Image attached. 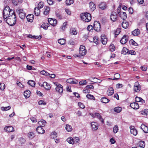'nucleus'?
<instances>
[{"label": "nucleus", "mask_w": 148, "mask_h": 148, "mask_svg": "<svg viewBox=\"0 0 148 148\" xmlns=\"http://www.w3.org/2000/svg\"><path fill=\"white\" fill-rule=\"evenodd\" d=\"M3 16L4 20L8 25L13 26L16 23V16L14 12L10 9L8 6H6L3 12Z\"/></svg>", "instance_id": "obj_1"}, {"label": "nucleus", "mask_w": 148, "mask_h": 148, "mask_svg": "<svg viewBox=\"0 0 148 148\" xmlns=\"http://www.w3.org/2000/svg\"><path fill=\"white\" fill-rule=\"evenodd\" d=\"M80 17L82 20L86 22H89L91 19V14L87 12L81 14Z\"/></svg>", "instance_id": "obj_2"}, {"label": "nucleus", "mask_w": 148, "mask_h": 148, "mask_svg": "<svg viewBox=\"0 0 148 148\" xmlns=\"http://www.w3.org/2000/svg\"><path fill=\"white\" fill-rule=\"evenodd\" d=\"M16 12L18 14L20 18L21 19H23L25 17V12L24 11L23 9L18 8L16 9Z\"/></svg>", "instance_id": "obj_3"}, {"label": "nucleus", "mask_w": 148, "mask_h": 148, "mask_svg": "<svg viewBox=\"0 0 148 148\" xmlns=\"http://www.w3.org/2000/svg\"><path fill=\"white\" fill-rule=\"evenodd\" d=\"M79 51V54L81 56H84L86 54L87 50L86 49L85 47L84 46L80 45Z\"/></svg>", "instance_id": "obj_4"}, {"label": "nucleus", "mask_w": 148, "mask_h": 148, "mask_svg": "<svg viewBox=\"0 0 148 148\" xmlns=\"http://www.w3.org/2000/svg\"><path fill=\"white\" fill-rule=\"evenodd\" d=\"M94 27L96 31H99L101 28L100 23L97 21H95L94 23Z\"/></svg>", "instance_id": "obj_5"}, {"label": "nucleus", "mask_w": 148, "mask_h": 148, "mask_svg": "<svg viewBox=\"0 0 148 148\" xmlns=\"http://www.w3.org/2000/svg\"><path fill=\"white\" fill-rule=\"evenodd\" d=\"M134 90L136 92H139L141 90L140 86L138 82L135 83L134 87Z\"/></svg>", "instance_id": "obj_6"}, {"label": "nucleus", "mask_w": 148, "mask_h": 148, "mask_svg": "<svg viewBox=\"0 0 148 148\" xmlns=\"http://www.w3.org/2000/svg\"><path fill=\"white\" fill-rule=\"evenodd\" d=\"M48 21L51 25L53 26H55L57 23V21L56 19H54L51 18L48 19Z\"/></svg>", "instance_id": "obj_7"}, {"label": "nucleus", "mask_w": 148, "mask_h": 148, "mask_svg": "<svg viewBox=\"0 0 148 148\" xmlns=\"http://www.w3.org/2000/svg\"><path fill=\"white\" fill-rule=\"evenodd\" d=\"M91 126L92 130H96L98 128V124L96 122H92L91 123Z\"/></svg>", "instance_id": "obj_8"}, {"label": "nucleus", "mask_w": 148, "mask_h": 148, "mask_svg": "<svg viewBox=\"0 0 148 148\" xmlns=\"http://www.w3.org/2000/svg\"><path fill=\"white\" fill-rule=\"evenodd\" d=\"M117 14L114 12L112 13L110 15V19L113 21L114 22L117 20Z\"/></svg>", "instance_id": "obj_9"}, {"label": "nucleus", "mask_w": 148, "mask_h": 148, "mask_svg": "<svg viewBox=\"0 0 148 148\" xmlns=\"http://www.w3.org/2000/svg\"><path fill=\"white\" fill-rule=\"evenodd\" d=\"M101 41L103 45L106 44L107 39L105 35L103 34L101 35Z\"/></svg>", "instance_id": "obj_10"}, {"label": "nucleus", "mask_w": 148, "mask_h": 148, "mask_svg": "<svg viewBox=\"0 0 148 148\" xmlns=\"http://www.w3.org/2000/svg\"><path fill=\"white\" fill-rule=\"evenodd\" d=\"M67 82L70 84H77L78 83V81L75 79H73L72 78L68 79L66 80Z\"/></svg>", "instance_id": "obj_11"}, {"label": "nucleus", "mask_w": 148, "mask_h": 148, "mask_svg": "<svg viewBox=\"0 0 148 148\" xmlns=\"http://www.w3.org/2000/svg\"><path fill=\"white\" fill-rule=\"evenodd\" d=\"M130 107L134 109H137L139 108V106L137 102H132L130 104Z\"/></svg>", "instance_id": "obj_12"}, {"label": "nucleus", "mask_w": 148, "mask_h": 148, "mask_svg": "<svg viewBox=\"0 0 148 148\" xmlns=\"http://www.w3.org/2000/svg\"><path fill=\"white\" fill-rule=\"evenodd\" d=\"M56 90L59 93H62L63 91V86L61 84H59L57 86Z\"/></svg>", "instance_id": "obj_13"}, {"label": "nucleus", "mask_w": 148, "mask_h": 148, "mask_svg": "<svg viewBox=\"0 0 148 148\" xmlns=\"http://www.w3.org/2000/svg\"><path fill=\"white\" fill-rule=\"evenodd\" d=\"M128 40L127 36L126 35H124L120 41V42L122 44H124Z\"/></svg>", "instance_id": "obj_14"}, {"label": "nucleus", "mask_w": 148, "mask_h": 148, "mask_svg": "<svg viewBox=\"0 0 148 148\" xmlns=\"http://www.w3.org/2000/svg\"><path fill=\"white\" fill-rule=\"evenodd\" d=\"M99 7L101 10H104L107 7L106 4L105 2H101L99 4Z\"/></svg>", "instance_id": "obj_15"}, {"label": "nucleus", "mask_w": 148, "mask_h": 148, "mask_svg": "<svg viewBox=\"0 0 148 148\" xmlns=\"http://www.w3.org/2000/svg\"><path fill=\"white\" fill-rule=\"evenodd\" d=\"M42 127L40 126L36 128V131L38 134H43L45 132V130Z\"/></svg>", "instance_id": "obj_16"}, {"label": "nucleus", "mask_w": 148, "mask_h": 148, "mask_svg": "<svg viewBox=\"0 0 148 148\" xmlns=\"http://www.w3.org/2000/svg\"><path fill=\"white\" fill-rule=\"evenodd\" d=\"M141 129L145 133H148V127L144 124H142L140 126Z\"/></svg>", "instance_id": "obj_17"}, {"label": "nucleus", "mask_w": 148, "mask_h": 148, "mask_svg": "<svg viewBox=\"0 0 148 148\" xmlns=\"http://www.w3.org/2000/svg\"><path fill=\"white\" fill-rule=\"evenodd\" d=\"M42 87L47 90H49L50 89L51 87L49 84L47 82H44L42 85Z\"/></svg>", "instance_id": "obj_18"}, {"label": "nucleus", "mask_w": 148, "mask_h": 148, "mask_svg": "<svg viewBox=\"0 0 148 148\" xmlns=\"http://www.w3.org/2000/svg\"><path fill=\"white\" fill-rule=\"evenodd\" d=\"M26 18L28 21L32 22L34 19V15L31 14L28 15L27 16Z\"/></svg>", "instance_id": "obj_19"}, {"label": "nucleus", "mask_w": 148, "mask_h": 148, "mask_svg": "<svg viewBox=\"0 0 148 148\" xmlns=\"http://www.w3.org/2000/svg\"><path fill=\"white\" fill-rule=\"evenodd\" d=\"M114 92V89L113 88L111 87L109 88L107 91V94L108 96L112 95Z\"/></svg>", "instance_id": "obj_20"}, {"label": "nucleus", "mask_w": 148, "mask_h": 148, "mask_svg": "<svg viewBox=\"0 0 148 148\" xmlns=\"http://www.w3.org/2000/svg\"><path fill=\"white\" fill-rule=\"evenodd\" d=\"M140 33V30L138 29H136L132 32V34L134 36H138Z\"/></svg>", "instance_id": "obj_21"}, {"label": "nucleus", "mask_w": 148, "mask_h": 148, "mask_svg": "<svg viewBox=\"0 0 148 148\" xmlns=\"http://www.w3.org/2000/svg\"><path fill=\"white\" fill-rule=\"evenodd\" d=\"M4 129L8 132H11L14 131L13 127L12 126L5 127Z\"/></svg>", "instance_id": "obj_22"}, {"label": "nucleus", "mask_w": 148, "mask_h": 148, "mask_svg": "<svg viewBox=\"0 0 148 148\" xmlns=\"http://www.w3.org/2000/svg\"><path fill=\"white\" fill-rule=\"evenodd\" d=\"M120 17L123 20L125 19L127 17L126 13L124 12H121L119 14Z\"/></svg>", "instance_id": "obj_23"}, {"label": "nucleus", "mask_w": 148, "mask_h": 148, "mask_svg": "<svg viewBox=\"0 0 148 148\" xmlns=\"http://www.w3.org/2000/svg\"><path fill=\"white\" fill-rule=\"evenodd\" d=\"M89 7L92 11H94L96 8L95 5L92 2L90 3Z\"/></svg>", "instance_id": "obj_24"}, {"label": "nucleus", "mask_w": 148, "mask_h": 148, "mask_svg": "<svg viewBox=\"0 0 148 148\" xmlns=\"http://www.w3.org/2000/svg\"><path fill=\"white\" fill-rule=\"evenodd\" d=\"M35 14L37 16H39L40 14V10L38 7H35L34 9Z\"/></svg>", "instance_id": "obj_25"}, {"label": "nucleus", "mask_w": 148, "mask_h": 148, "mask_svg": "<svg viewBox=\"0 0 148 148\" xmlns=\"http://www.w3.org/2000/svg\"><path fill=\"white\" fill-rule=\"evenodd\" d=\"M30 94V91L28 90L25 91L24 93V96L26 98H27L29 97Z\"/></svg>", "instance_id": "obj_26"}, {"label": "nucleus", "mask_w": 148, "mask_h": 148, "mask_svg": "<svg viewBox=\"0 0 148 148\" xmlns=\"http://www.w3.org/2000/svg\"><path fill=\"white\" fill-rule=\"evenodd\" d=\"M38 123L40 126L43 127L45 126L46 123V122L45 120L43 119H42L38 122Z\"/></svg>", "instance_id": "obj_27"}, {"label": "nucleus", "mask_w": 148, "mask_h": 148, "mask_svg": "<svg viewBox=\"0 0 148 148\" xmlns=\"http://www.w3.org/2000/svg\"><path fill=\"white\" fill-rule=\"evenodd\" d=\"M137 145L140 147L144 148L145 146V143L143 141H140L138 143Z\"/></svg>", "instance_id": "obj_28"}, {"label": "nucleus", "mask_w": 148, "mask_h": 148, "mask_svg": "<svg viewBox=\"0 0 148 148\" xmlns=\"http://www.w3.org/2000/svg\"><path fill=\"white\" fill-rule=\"evenodd\" d=\"M96 117H97L98 119H99L102 123H104V121L99 113H97V114H96Z\"/></svg>", "instance_id": "obj_29"}, {"label": "nucleus", "mask_w": 148, "mask_h": 148, "mask_svg": "<svg viewBox=\"0 0 148 148\" xmlns=\"http://www.w3.org/2000/svg\"><path fill=\"white\" fill-rule=\"evenodd\" d=\"M66 141L69 143L71 144H74V139L72 137H70L68 138L67 139Z\"/></svg>", "instance_id": "obj_30"}, {"label": "nucleus", "mask_w": 148, "mask_h": 148, "mask_svg": "<svg viewBox=\"0 0 148 148\" xmlns=\"http://www.w3.org/2000/svg\"><path fill=\"white\" fill-rule=\"evenodd\" d=\"M114 79L109 78V79H112V80H117L120 78V75L119 73H116L114 75Z\"/></svg>", "instance_id": "obj_31"}, {"label": "nucleus", "mask_w": 148, "mask_h": 148, "mask_svg": "<svg viewBox=\"0 0 148 148\" xmlns=\"http://www.w3.org/2000/svg\"><path fill=\"white\" fill-rule=\"evenodd\" d=\"M50 10V8L49 7L46 6L45 9V10L44 12V14L45 15H47L49 13Z\"/></svg>", "instance_id": "obj_32"}, {"label": "nucleus", "mask_w": 148, "mask_h": 148, "mask_svg": "<svg viewBox=\"0 0 148 148\" xmlns=\"http://www.w3.org/2000/svg\"><path fill=\"white\" fill-rule=\"evenodd\" d=\"M65 42V40L64 38L60 39L58 40V43L61 45L64 44Z\"/></svg>", "instance_id": "obj_33"}, {"label": "nucleus", "mask_w": 148, "mask_h": 148, "mask_svg": "<svg viewBox=\"0 0 148 148\" xmlns=\"http://www.w3.org/2000/svg\"><path fill=\"white\" fill-rule=\"evenodd\" d=\"M122 27L126 29L129 26L128 23L127 22H123L122 23Z\"/></svg>", "instance_id": "obj_34"}, {"label": "nucleus", "mask_w": 148, "mask_h": 148, "mask_svg": "<svg viewBox=\"0 0 148 148\" xmlns=\"http://www.w3.org/2000/svg\"><path fill=\"white\" fill-rule=\"evenodd\" d=\"M128 51L126 47H123L122 51L121 53L122 54L125 55L126 54H128Z\"/></svg>", "instance_id": "obj_35"}, {"label": "nucleus", "mask_w": 148, "mask_h": 148, "mask_svg": "<svg viewBox=\"0 0 148 148\" xmlns=\"http://www.w3.org/2000/svg\"><path fill=\"white\" fill-rule=\"evenodd\" d=\"M122 110V108L119 107H117L114 108V111L117 113L120 112Z\"/></svg>", "instance_id": "obj_36"}, {"label": "nucleus", "mask_w": 148, "mask_h": 148, "mask_svg": "<svg viewBox=\"0 0 148 148\" xmlns=\"http://www.w3.org/2000/svg\"><path fill=\"white\" fill-rule=\"evenodd\" d=\"M66 129L68 132H71L72 130V127L71 125H66L65 127Z\"/></svg>", "instance_id": "obj_37"}, {"label": "nucleus", "mask_w": 148, "mask_h": 148, "mask_svg": "<svg viewBox=\"0 0 148 148\" xmlns=\"http://www.w3.org/2000/svg\"><path fill=\"white\" fill-rule=\"evenodd\" d=\"M93 42L95 43L96 45H97L99 43V40L97 36H95L93 38Z\"/></svg>", "instance_id": "obj_38"}, {"label": "nucleus", "mask_w": 148, "mask_h": 148, "mask_svg": "<svg viewBox=\"0 0 148 148\" xmlns=\"http://www.w3.org/2000/svg\"><path fill=\"white\" fill-rule=\"evenodd\" d=\"M28 84L32 87L34 86L35 85V83L33 80H30L27 82Z\"/></svg>", "instance_id": "obj_39"}, {"label": "nucleus", "mask_w": 148, "mask_h": 148, "mask_svg": "<svg viewBox=\"0 0 148 148\" xmlns=\"http://www.w3.org/2000/svg\"><path fill=\"white\" fill-rule=\"evenodd\" d=\"M74 2L73 0H66V3L67 5H70Z\"/></svg>", "instance_id": "obj_40"}, {"label": "nucleus", "mask_w": 148, "mask_h": 148, "mask_svg": "<svg viewBox=\"0 0 148 148\" xmlns=\"http://www.w3.org/2000/svg\"><path fill=\"white\" fill-rule=\"evenodd\" d=\"M41 27L44 29H47L48 27V24L47 23H43L41 25Z\"/></svg>", "instance_id": "obj_41"}, {"label": "nucleus", "mask_w": 148, "mask_h": 148, "mask_svg": "<svg viewBox=\"0 0 148 148\" xmlns=\"http://www.w3.org/2000/svg\"><path fill=\"white\" fill-rule=\"evenodd\" d=\"M51 138H54L57 137V134L56 132H52L51 134L50 135Z\"/></svg>", "instance_id": "obj_42"}, {"label": "nucleus", "mask_w": 148, "mask_h": 148, "mask_svg": "<svg viewBox=\"0 0 148 148\" xmlns=\"http://www.w3.org/2000/svg\"><path fill=\"white\" fill-rule=\"evenodd\" d=\"M86 97L88 99H93L94 100L95 99V98L94 97V96L90 94L86 95Z\"/></svg>", "instance_id": "obj_43"}, {"label": "nucleus", "mask_w": 148, "mask_h": 148, "mask_svg": "<svg viewBox=\"0 0 148 148\" xmlns=\"http://www.w3.org/2000/svg\"><path fill=\"white\" fill-rule=\"evenodd\" d=\"M131 134H132L134 136H136L137 134V131L136 129H134L130 130Z\"/></svg>", "instance_id": "obj_44"}, {"label": "nucleus", "mask_w": 148, "mask_h": 148, "mask_svg": "<svg viewBox=\"0 0 148 148\" xmlns=\"http://www.w3.org/2000/svg\"><path fill=\"white\" fill-rule=\"evenodd\" d=\"M118 127L117 125H115L113 128V132L115 134L118 132Z\"/></svg>", "instance_id": "obj_45"}, {"label": "nucleus", "mask_w": 148, "mask_h": 148, "mask_svg": "<svg viewBox=\"0 0 148 148\" xmlns=\"http://www.w3.org/2000/svg\"><path fill=\"white\" fill-rule=\"evenodd\" d=\"M71 32L73 35H76L77 33V32L75 28H73L71 29Z\"/></svg>", "instance_id": "obj_46"}, {"label": "nucleus", "mask_w": 148, "mask_h": 148, "mask_svg": "<svg viewBox=\"0 0 148 148\" xmlns=\"http://www.w3.org/2000/svg\"><path fill=\"white\" fill-rule=\"evenodd\" d=\"M135 102H141L142 101H144L142 98L137 96L135 97Z\"/></svg>", "instance_id": "obj_47"}, {"label": "nucleus", "mask_w": 148, "mask_h": 148, "mask_svg": "<svg viewBox=\"0 0 148 148\" xmlns=\"http://www.w3.org/2000/svg\"><path fill=\"white\" fill-rule=\"evenodd\" d=\"M129 42L130 44H132L135 46H137L138 45L132 39L130 40L129 41Z\"/></svg>", "instance_id": "obj_48"}, {"label": "nucleus", "mask_w": 148, "mask_h": 148, "mask_svg": "<svg viewBox=\"0 0 148 148\" xmlns=\"http://www.w3.org/2000/svg\"><path fill=\"white\" fill-rule=\"evenodd\" d=\"M142 114L144 115H147L148 114V109H145L142 111Z\"/></svg>", "instance_id": "obj_49"}, {"label": "nucleus", "mask_w": 148, "mask_h": 148, "mask_svg": "<svg viewBox=\"0 0 148 148\" xmlns=\"http://www.w3.org/2000/svg\"><path fill=\"white\" fill-rule=\"evenodd\" d=\"M40 73L42 75H50V74L46 72L45 70H42L40 72Z\"/></svg>", "instance_id": "obj_50"}, {"label": "nucleus", "mask_w": 148, "mask_h": 148, "mask_svg": "<svg viewBox=\"0 0 148 148\" xmlns=\"http://www.w3.org/2000/svg\"><path fill=\"white\" fill-rule=\"evenodd\" d=\"M101 102H109L110 100L105 97H102L101 99Z\"/></svg>", "instance_id": "obj_51"}, {"label": "nucleus", "mask_w": 148, "mask_h": 148, "mask_svg": "<svg viewBox=\"0 0 148 148\" xmlns=\"http://www.w3.org/2000/svg\"><path fill=\"white\" fill-rule=\"evenodd\" d=\"M28 136L29 138H33L34 136V135L33 132H31L28 134Z\"/></svg>", "instance_id": "obj_52"}, {"label": "nucleus", "mask_w": 148, "mask_h": 148, "mask_svg": "<svg viewBox=\"0 0 148 148\" xmlns=\"http://www.w3.org/2000/svg\"><path fill=\"white\" fill-rule=\"evenodd\" d=\"M44 6V3L43 2L41 1L38 4V8L40 9L42 8Z\"/></svg>", "instance_id": "obj_53"}, {"label": "nucleus", "mask_w": 148, "mask_h": 148, "mask_svg": "<svg viewBox=\"0 0 148 148\" xmlns=\"http://www.w3.org/2000/svg\"><path fill=\"white\" fill-rule=\"evenodd\" d=\"M109 48L110 51H113L115 50V47L114 45H110L109 46Z\"/></svg>", "instance_id": "obj_54"}, {"label": "nucleus", "mask_w": 148, "mask_h": 148, "mask_svg": "<svg viewBox=\"0 0 148 148\" xmlns=\"http://www.w3.org/2000/svg\"><path fill=\"white\" fill-rule=\"evenodd\" d=\"M11 108V107L10 106L8 107H1V110L3 111H6L9 110Z\"/></svg>", "instance_id": "obj_55"}, {"label": "nucleus", "mask_w": 148, "mask_h": 148, "mask_svg": "<svg viewBox=\"0 0 148 148\" xmlns=\"http://www.w3.org/2000/svg\"><path fill=\"white\" fill-rule=\"evenodd\" d=\"M5 85L4 83H0V89L2 90H3L5 88Z\"/></svg>", "instance_id": "obj_56"}, {"label": "nucleus", "mask_w": 148, "mask_h": 148, "mask_svg": "<svg viewBox=\"0 0 148 148\" xmlns=\"http://www.w3.org/2000/svg\"><path fill=\"white\" fill-rule=\"evenodd\" d=\"M78 105L79 107L82 108L83 109L85 108V106L82 102H78Z\"/></svg>", "instance_id": "obj_57"}, {"label": "nucleus", "mask_w": 148, "mask_h": 148, "mask_svg": "<svg viewBox=\"0 0 148 148\" xmlns=\"http://www.w3.org/2000/svg\"><path fill=\"white\" fill-rule=\"evenodd\" d=\"M86 80H84V81H80L79 83L80 85H83L86 84Z\"/></svg>", "instance_id": "obj_58"}, {"label": "nucleus", "mask_w": 148, "mask_h": 148, "mask_svg": "<svg viewBox=\"0 0 148 148\" xmlns=\"http://www.w3.org/2000/svg\"><path fill=\"white\" fill-rule=\"evenodd\" d=\"M92 79H95V83H100L101 82V81L100 80L94 77H92Z\"/></svg>", "instance_id": "obj_59"}, {"label": "nucleus", "mask_w": 148, "mask_h": 148, "mask_svg": "<svg viewBox=\"0 0 148 148\" xmlns=\"http://www.w3.org/2000/svg\"><path fill=\"white\" fill-rule=\"evenodd\" d=\"M94 27L91 25H89L87 27V29L88 30L90 31L91 30L93 29Z\"/></svg>", "instance_id": "obj_60"}, {"label": "nucleus", "mask_w": 148, "mask_h": 148, "mask_svg": "<svg viewBox=\"0 0 148 148\" xmlns=\"http://www.w3.org/2000/svg\"><path fill=\"white\" fill-rule=\"evenodd\" d=\"M19 141L20 142L21 144H23L25 143V139L23 138H21L19 139Z\"/></svg>", "instance_id": "obj_61"}, {"label": "nucleus", "mask_w": 148, "mask_h": 148, "mask_svg": "<svg viewBox=\"0 0 148 148\" xmlns=\"http://www.w3.org/2000/svg\"><path fill=\"white\" fill-rule=\"evenodd\" d=\"M67 25V23L65 22L63 24L62 26L61 27V29H62L64 30L65 29V27Z\"/></svg>", "instance_id": "obj_62"}, {"label": "nucleus", "mask_w": 148, "mask_h": 148, "mask_svg": "<svg viewBox=\"0 0 148 148\" xmlns=\"http://www.w3.org/2000/svg\"><path fill=\"white\" fill-rule=\"evenodd\" d=\"M21 88L23 87V85L19 82L17 81L16 83Z\"/></svg>", "instance_id": "obj_63"}, {"label": "nucleus", "mask_w": 148, "mask_h": 148, "mask_svg": "<svg viewBox=\"0 0 148 148\" xmlns=\"http://www.w3.org/2000/svg\"><path fill=\"white\" fill-rule=\"evenodd\" d=\"M128 11L130 14H132L133 13V8L131 7L129 8Z\"/></svg>", "instance_id": "obj_64"}]
</instances>
